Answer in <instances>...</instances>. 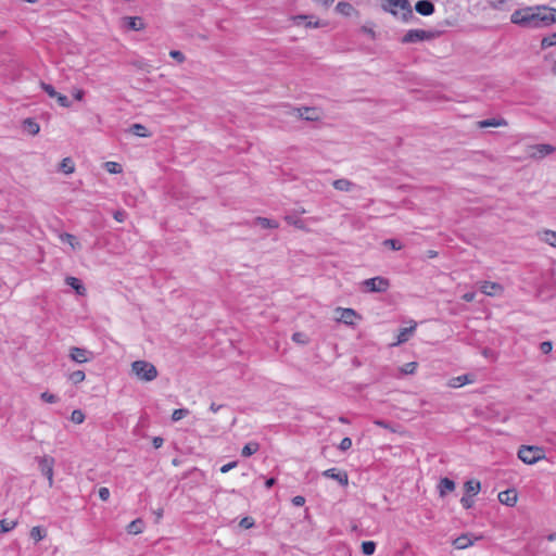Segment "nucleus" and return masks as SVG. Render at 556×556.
Listing matches in <instances>:
<instances>
[{"mask_svg": "<svg viewBox=\"0 0 556 556\" xmlns=\"http://www.w3.org/2000/svg\"><path fill=\"white\" fill-rule=\"evenodd\" d=\"M510 21L533 28L548 26L556 23V9L543 5L519 9L511 14Z\"/></svg>", "mask_w": 556, "mask_h": 556, "instance_id": "1", "label": "nucleus"}, {"mask_svg": "<svg viewBox=\"0 0 556 556\" xmlns=\"http://www.w3.org/2000/svg\"><path fill=\"white\" fill-rule=\"evenodd\" d=\"M382 7L393 15H399L404 22L414 18L413 9L408 0H383Z\"/></svg>", "mask_w": 556, "mask_h": 556, "instance_id": "2", "label": "nucleus"}, {"mask_svg": "<svg viewBox=\"0 0 556 556\" xmlns=\"http://www.w3.org/2000/svg\"><path fill=\"white\" fill-rule=\"evenodd\" d=\"M132 371L143 381H152L157 377L155 366L146 361H136L131 364Z\"/></svg>", "mask_w": 556, "mask_h": 556, "instance_id": "3", "label": "nucleus"}, {"mask_svg": "<svg viewBox=\"0 0 556 556\" xmlns=\"http://www.w3.org/2000/svg\"><path fill=\"white\" fill-rule=\"evenodd\" d=\"M518 457L525 464L533 465L544 458V451L539 446L523 445L518 451Z\"/></svg>", "mask_w": 556, "mask_h": 556, "instance_id": "4", "label": "nucleus"}, {"mask_svg": "<svg viewBox=\"0 0 556 556\" xmlns=\"http://www.w3.org/2000/svg\"><path fill=\"white\" fill-rule=\"evenodd\" d=\"M440 35L437 30L410 29L402 38L403 43H415L425 40H431Z\"/></svg>", "mask_w": 556, "mask_h": 556, "instance_id": "5", "label": "nucleus"}, {"mask_svg": "<svg viewBox=\"0 0 556 556\" xmlns=\"http://www.w3.org/2000/svg\"><path fill=\"white\" fill-rule=\"evenodd\" d=\"M365 292H386L390 287V281L381 276L366 279L362 282Z\"/></svg>", "mask_w": 556, "mask_h": 556, "instance_id": "6", "label": "nucleus"}, {"mask_svg": "<svg viewBox=\"0 0 556 556\" xmlns=\"http://www.w3.org/2000/svg\"><path fill=\"white\" fill-rule=\"evenodd\" d=\"M68 357L76 364H85L94 358V353L85 348L71 346L68 350Z\"/></svg>", "mask_w": 556, "mask_h": 556, "instance_id": "7", "label": "nucleus"}, {"mask_svg": "<svg viewBox=\"0 0 556 556\" xmlns=\"http://www.w3.org/2000/svg\"><path fill=\"white\" fill-rule=\"evenodd\" d=\"M40 472L47 478L49 486L53 485V467L55 460L53 457L45 455L37 457Z\"/></svg>", "mask_w": 556, "mask_h": 556, "instance_id": "8", "label": "nucleus"}, {"mask_svg": "<svg viewBox=\"0 0 556 556\" xmlns=\"http://www.w3.org/2000/svg\"><path fill=\"white\" fill-rule=\"evenodd\" d=\"M555 151V147L547 143L534 144L530 147V155L535 159H543L546 155L552 154Z\"/></svg>", "mask_w": 556, "mask_h": 556, "instance_id": "9", "label": "nucleus"}, {"mask_svg": "<svg viewBox=\"0 0 556 556\" xmlns=\"http://www.w3.org/2000/svg\"><path fill=\"white\" fill-rule=\"evenodd\" d=\"M323 476L329 479L337 480L341 485L345 486L349 483V477L345 471L337 468H329L323 472Z\"/></svg>", "mask_w": 556, "mask_h": 556, "instance_id": "10", "label": "nucleus"}, {"mask_svg": "<svg viewBox=\"0 0 556 556\" xmlns=\"http://www.w3.org/2000/svg\"><path fill=\"white\" fill-rule=\"evenodd\" d=\"M481 292L489 296L501 295L504 291L503 287L497 282L483 281L481 283Z\"/></svg>", "mask_w": 556, "mask_h": 556, "instance_id": "11", "label": "nucleus"}, {"mask_svg": "<svg viewBox=\"0 0 556 556\" xmlns=\"http://www.w3.org/2000/svg\"><path fill=\"white\" fill-rule=\"evenodd\" d=\"M337 312L339 313L338 320L345 325H354V320L357 317L356 312L353 308H342L338 307Z\"/></svg>", "mask_w": 556, "mask_h": 556, "instance_id": "12", "label": "nucleus"}, {"mask_svg": "<svg viewBox=\"0 0 556 556\" xmlns=\"http://www.w3.org/2000/svg\"><path fill=\"white\" fill-rule=\"evenodd\" d=\"M123 25L131 30H142L144 28L143 20L140 16H125L122 18Z\"/></svg>", "mask_w": 556, "mask_h": 556, "instance_id": "13", "label": "nucleus"}, {"mask_svg": "<svg viewBox=\"0 0 556 556\" xmlns=\"http://www.w3.org/2000/svg\"><path fill=\"white\" fill-rule=\"evenodd\" d=\"M294 111L296 112L299 117L305 121L314 122L319 119V114L315 108L303 106L298 108Z\"/></svg>", "mask_w": 556, "mask_h": 556, "instance_id": "14", "label": "nucleus"}, {"mask_svg": "<svg viewBox=\"0 0 556 556\" xmlns=\"http://www.w3.org/2000/svg\"><path fill=\"white\" fill-rule=\"evenodd\" d=\"M415 10L422 16H429L434 12V4L430 0H420L415 4Z\"/></svg>", "mask_w": 556, "mask_h": 556, "instance_id": "15", "label": "nucleus"}, {"mask_svg": "<svg viewBox=\"0 0 556 556\" xmlns=\"http://www.w3.org/2000/svg\"><path fill=\"white\" fill-rule=\"evenodd\" d=\"M473 381L475 379L472 375H462L450 379L447 386L450 388L457 389L465 384L472 383Z\"/></svg>", "mask_w": 556, "mask_h": 556, "instance_id": "16", "label": "nucleus"}, {"mask_svg": "<svg viewBox=\"0 0 556 556\" xmlns=\"http://www.w3.org/2000/svg\"><path fill=\"white\" fill-rule=\"evenodd\" d=\"M332 186L336 190L351 192L356 189V185L345 178L337 179L332 182Z\"/></svg>", "mask_w": 556, "mask_h": 556, "instance_id": "17", "label": "nucleus"}, {"mask_svg": "<svg viewBox=\"0 0 556 556\" xmlns=\"http://www.w3.org/2000/svg\"><path fill=\"white\" fill-rule=\"evenodd\" d=\"M439 494L444 497L447 493L455 490V482L450 478H442L438 484Z\"/></svg>", "mask_w": 556, "mask_h": 556, "instance_id": "18", "label": "nucleus"}, {"mask_svg": "<svg viewBox=\"0 0 556 556\" xmlns=\"http://www.w3.org/2000/svg\"><path fill=\"white\" fill-rule=\"evenodd\" d=\"M498 501L507 506H514L517 502V494L514 490L500 492Z\"/></svg>", "mask_w": 556, "mask_h": 556, "instance_id": "19", "label": "nucleus"}, {"mask_svg": "<svg viewBox=\"0 0 556 556\" xmlns=\"http://www.w3.org/2000/svg\"><path fill=\"white\" fill-rule=\"evenodd\" d=\"M475 540L469 534H462L453 541V545L457 549H464L473 544Z\"/></svg>", "mask_w": 556, "mask_h": 556, "instance_id": "20", "label": "nucleus"}, {"mask_svg": "<svg viewBox=\"0 0 556 556\" xmlns=\"http://www.w3.org/2000/svg\"><path fill=\"white\" fill-rule=\"evenodd\" d=\"M507 121L500 117V118H486L483 121H480L478 123V126L480 128H486V127H504L507 126Z\"/></svg>", "mask_w": 556, "mask_h": 556, "instance_id": "21", "label": "nucleus"}, {"mask_svg": "<svg viewBox=\"0 0 556 556\" xmlns=\"http://www.w3.org/2000/svg\"><path fill=\"white\" fill-rule=\"evenodd\" d=\"M60 240L64 243H67L71 245L72 250H79L81 248L80 242L77 240V238L72 233H61L59 236Z\"/></svg>", "mask_w": 556, "mask_h": 556, "instance_id": "22", "label": "nucleus"}, {"mask_svg": "<svg viewBox=\"0 0 556 556\" xmlns=\"http://www.w3.org/2000/svg\"><path fill=\"white\" fill-rule=\"evenodd\" d=\"M293 22L296 26L303 25L305 27H319L318 21L312 22V17L306 15L294 16Z\"/></svg>", "mask_w": 556, "mask_h": 556, "instance_id": "23", "label": "nucleus"}, {"mask_svg": "<svg viewBox=\"0 0 556 556\" xmlns=\"http://www.w3.org/2000/svg\"><path fill=\"white\" fill-rule=\"evenodd\" d=\"M65 282L67 286L72 287L76 291L77 294L84 295L86 293V288L78 278L67 277L65 279Z\"/></svg>", "mask_w": 556, "mask_h": 556, "instance_id": "24", "label": "nucleus"}, {"mask_svg": "<svg viewBox=\"0 0 556 556\" xmlns=\"http://www.w3.org/2000/svg\"><path fill=\"white\" fill-rule=\"evenodd\" d=\"M464 489H465L466 495H469V496L477 495L481 489L480 481L468 480L465 482Z\"/></svg>", "mask_w": 556, "mask_h": 556, "instance_id": "25", "label": "nucleus"}, {"mask_svg": "<svg viewBox=\"0 0 556 556\" xmlns=\"http://www.w3.org/2000/svg\"><path fill=\"white\" fill-rule=\"evenodd\" d=\"M143 528H144L143 521L141 519H136V520H132L127 526V532L129 534H139L143 531Z\"/></svg>", "mask_w": 556, "mask_h": 556, "instance_id": "26", "label": "nucleus"}, {"mask_svg": "<svg viewBox=\"0 0 556 556\" xmlns=\"http://www.w3.org/2000/svg\"><path fill=\"white\" fill-rule=\"evenodd\" d=\"M255 225H260L262 228H278L279 224L274 220L266 217H256L253 222Z\"/></svg>", "mask_w": 556, "mask_h": 556, "instance_id": "27", "label": "nucleus"}, {"mask_svg": "<svg viewBox=\"0 0 556 556\" xmlns=\"http://www.w3.org/2000/svg\"><path fill=\"white\" fill-rule=\"evenodd\" d=\"M540 238L545 243L549 244L551 247L556 248V231L553 230H544Z\"/></svg>", "mask_w": 556, "mask_h": 556, "instance_id": "28", "label": "nucleus"}, {"mask_svg": "<svg viewBox=\"0 0 556 556\" xmlns=\"http://www.w3.org/2000/svg\"><path fill=\"white\" fill-rule=\"evenodd\" d=\"M66 377L67 380L71 381L73 384H78L86 379V374L83 370H74L67 374Z\"/></svg>", "mask_w": 556, "mask_h": 556, "instance_id": "29", "label": "nucleus"}, {"mask_svg": "<svg viewBox=\"0 0 556 556\" xmlns=\"http://www.w3.org/2000/svg\"><path fill=\"white\" fill-rule=\"evenodd\" d=\"M25 130L30 135H37L40 131V126L33 118H26L23 123Z\"/></svg>", "mask_w": 556, "mask_h": 556, "instance_id": "30", "label": "nucleus"}, {"mask_svg": "<svg viewBox=\"0 0 556 556\" xmlns=\"http://www.w3.org/2000/svg\"><path fill=\"white\" fill-rule=\"evenodd\" d=\"M258 450H260V444L257 442H249L243 446V448L241 451V455L244 457H249V456L255 454Z\"/></svg>", "mask_w": 556, "mask_h": 556, "instance_id": "31", "label": "nucleus"}, {"mask_svg": "<svg viewBox=\"0 0 556 556\" xmlns=\"http://www.w3.org/2000/svg\"><path fill=\"white\" fill-rule=\"evenodd\" d=\"M415 328H416V324L408 328L401 329V331L397 336V344L406 342L408 340L409 334H412L414 332Z\"/></svg>", "mask_w": 556, "mask_h": 556, "instance_id": "32", "label": "nucleus"}, {"mask_svg": "<svg viewBox=\"0 0 556 556\" xmlns=\"http://www.w3.org/2000/svg\"><path fill=\"white\" fill-rule=\"evenodd\" d=\"M47 535V532L45 529H42L41 527H33L31 530H30V538L35 541V542H39L41 540H43Z\"/></svg>", "mask_w": 556, "mask_h": 556, "instance_id": "33", "label": "nucleus"}, {"mask_svg": "<svg viewBox=\"0 0 556 556\" xmlns=\"http://www.w3.org/2000/svg\"><path fill=\"white\" fill-rule=\"evenodd\" d=\"M60 169L65 174H72L75 170L74 162L71 157H65L60 164Z\"/></svg>", "mask_w": 556, "mask_h": 556, "instance_id": "34", "label": "nucleus"}, {"mask_svg": "<svg viewBox=\"0 0 556 556\" xmlns=\"http://www.w3.org/2000/svg\"><path fill=\"white\" fill-rule=\"evenodd\" d=\"M17 526L15 520H0V534L12 531Z\"/></svg>", "mask_w": 556, "mask_h": 556, "instance_id": "35", "label": "nucleus"}, {"mask_svg": "<svg viewBox=\"0 0 556 556\" xmlns=\"http://www.w3.org/2000/svg\"><path fill=\"white\" fill-rule=\"evenodd\" d=\"M285 220L289 224V225H292L299 229H303L304 228V223L302 219L298 218L295 215L293 214H289V215H286L285 216Z\"/></svg>", "mask_w": 556, "mask_h": 556, "instance_id": "36", "label": "nucleus"}, {"mask_svg": "<svg viewBox=\"0 0 556 556\" xmlns=\"http://www.w3.org/2000/svg\"><path fill=\"white\" fill-rule=\"evenodd\" d=\"M376 551V543L374 541H364L362 543V552L366 556H370Z\"/></svg>", "mask_w": 556, "mask_h": 556, "instance_id": "37", "label": "nucleus"}, {"mask_svg": "<svg viewBox=\"0 0 556 556\" xmlns=\"http://www.w3.org/2000/svg\"><path fill=\"white\" fill-rule=\"evenodd\" d=\"M130 132L139 137H148L147 128L141 124H132L129 128Z\"/></svg>", "mask_w": 556, "mask_h": 556, "instance_id": "38", "label": "nucleus"}, {"mask_svg": "<svg viewBox=\"0 0 556 556\" xmlns=\"http://www.w3.org/2000/svg\"><path fill=\"white\" fill-rule=\"evenodd\" d=\"M553 46H556V31L549 36L544 37L541 41L542 49H546Z\"/></svg>", "mask_w": 556, "mask_h": 556, "instance_id": "39", "label": "nucleus"}, {"mask_svg": "<svg viewBox=\"0 0 556 556\" xmlns=\"http://www.w3.org/2000/svg\"><path fill=\"white\" fill-rule=\"evenodd\" d=\"M104 167L111 174H119L123 170L122 165L119 163L111 162V161L106 162L104 164Z\"/></svg>", "mask_w": 556, "mask_h": 556, "instance_id": "40", "label": "nucleus"}, {"mask_svg": "<svg viewBox=\"0 0 556 556\" xmlns=\"http://www.w3.org/2000/svg\"><path fill=\"white\" fill-rule=\"evenodd\" d=\"M71 420L77 425L83 424L85 420V414L80 409H74L71 415Z\"/></svg>", "mask_w": 556, "mask_h": 556, "instance_id": "41", "label": "nucleus"}, {"mask_svg": "<svg viewBox=\"0 0 556 556\" xmlns=\"http://www.w3.org/2000/svg\"><path fill=\"white\" fill-rule=\"evenodd\" d=\"M188 414H189V410L186 408L175 409L172 414V420L178 421V420L185 418Z\"/></svg>", "mask_w": 556, "mask_h": 556, "instance_id": "42", "label": "nucleus"}, {"mask_svg": "<svg viewBox=\"0 0 556 556\" xmlns=\"http://www.w3.org/2000/svg\"><path fill=\"white\" fill-rule=\"evenodd\" d=\"M42 90L50 97L55 98L58 96V91L54 89V87L50 84L41 83L40 84Z\"/></svg>", "mask_w": 556, "mask_h": 556, "instance_id": "43", "label": "nucleus"}, {"mask_svg": "<svg viewBox=\"0 0 556 556\" xmlns=\"http://www.w3.org/2000/svg\"><path fill=\"white\" fill-rule=\"evenodd\" d=\"M417 368L416 362L406 363L401 367V371L405 375L414 374Z\"/></svg>", "mask_w": 556, "mask_h": 556, "instance_id": "44", "label": "nucleus"}, {"mask_svg": "<svg viewBox=\"0 0 556 556\" xmlns=\"http://www.w3.org/2000/svg\"><path fill=\"white\" fill-rule=\"evenodd\" d=\"M40 397L46 403H50V404H54L59 401V397L56 395L49 393V392L41 393Z\"/></svg>", "mask_w": 556, "mask_h": 556, "instance_id": "45", "label": "nucleus"}, {"mask_svg": "<svg viewBox=\"0 0 556 556\" xmlns=\"http://www.w3.org/2000/svg\"><path fill=\"white\" fill-rule=\"evenodd\" d=\"M383 244L395 251L401 250L403 247L402 243L396 239H387L384 240Z\"/></svg>", "mask_w": 556, "mask_h": 556, "instance_id": "46", "label": "nucleus"}, {"mask_svg": "<svg viewBox=\"0 0 556 556\" xmlns=\"http://www.w3.org/2000/svg\"><path fill=\"white\" fill-rule=\"evenodd\" d=\"M56 99L58 103L62 106V108H70L71 106V101L68 100V98L62 93H58V96L54 98Z\"/></svg>", "mask_w": 556, "mask_h": 556, "instance_id": "47", "label": "nucleus"}, {"mask_svg": "<svg viewBox=\"0 0 556 556\" xmlns=\"http://www.w3.org/2000/svg\"><path fill=\"white\" fill-rule=\"evenodd\" d=\"M292 339L296 343H302V344L307 343V337L303 332L293 333Z\"/></svg>", "mask_w": 556, "mask_h": 556, "instance_id": "48", "label": "nucleus"}, {"mask_svg": "<svg viewBox=\"0 0 556 556\" xmlns=\"http://www.w3.org/2000/svg\"><path fill=\"white\" fill-rule=\"evenodd\" d=\"M540 350L543 354H548L553 350V343L551 341H544L540 344Z\"/></svg>", "mask_w": 556, "mask_h": 556, "instance_id": "49", "label": "nucleus"}, {"mask_svg": "<svg viewBox=\"0 0 556 556\" xmlns=\"http://www.w3.org/2000/svg\"><path fill=\"white\" fill-rule=\"evenodd\" d=\"M352 446V440L348 437L343 438L339 444L341 451H348Z\"/></svg>", "mask_w": 556, "mask_h": 556, "instance_id": "50", "label": "nucleus"}, {"mask_svg": "<svg viewBox=\"0 0 556 556\" xmlns=\"http://www.w3.org/2000/svg\"><path fill=\"white\" fill-rule=\"evenodd\" d=\"M169 55H170L173 59H175L176 61H178L179 63H182V62L186 60V58H185L184 53H182V52H180V51H178V50H172V51L169 52Z\"/></svg>", "mask_w": 556, "mask_h": 556, "instance_id": "51", "label": "nucleus"}, {"mask_svg": "<svg viewBox=\"0 0 556 556\" xmlns=\"http://www.w3.org/2000/svg\"><path fill=\"white\" fill-rule=\"evenodd\" d=\"M110 490L105 486H102L99 489V497L103 501V502H106L109 501L110 498Z\"/></svg>", "mask_w": 556, "mask_h": 556, "instance_id": "52", "label": "nucleus"}, {"mask_svg": "<svg viewBox=\"0 0 556 556\" xmlns=\"http://www.w3.org/2000/svg\"><path fill=\"white\" fill-rule=\"evenodd\" d=\"M351 9H352L351 4L346 3V2H340L337 5V10L344 14H348Z\"/></svg>", "mask_w": 556, "mask_h": 556, "instance_id": "53", "label": "nucleus"}, {"mask_svg": "<svg viewBox=\"0 0 556 556\" xmlns=\"http://www.w3.org/2000/svg\"><path fill=\"white\" fill-rule=\"evenodd\" d=\"M460 504L464 508L469 509L472 506L473 502L469 495H465L460 498Z\"/></svg>", "mask_w": 556, "mask_h": 556, "instance_id": "54", "label": "nucleus"}, {"mask_svg": "<svg viewBox=\"0 0 556 556\" xmlns=\"http://www.w3.org/2000/svg\"><path fill=\"white\" fill-rule=\"evenodd\" d=\"M238 465L237 462H230L228 464H225L224 466L220 467V472L222 473H227L228 471H230L231 469L236 468Z\"/></svg>", "mask_w": 556, "mask_h": 556, "instance_id": "55", "label": "nucleus"}, {"mask_svg": "<svg viewBox=\"0 0 556 556\" xmlns=\"http://www.w3.org/2000/svg\"><path fill=\"white\" fill-rule=\"evenodd\" d=\"M253 525H254V521H253V519H252V518H250V517H245V518H243V519L240 521V526H241V527H243V528H245V529H249V528L253 527Z\"/></svg>", "mask_w": 556, "mask_h": 556, "instance_id": "56", "label": "nucleus"}, {"mask_svg": "<svg viewBox=\"0 0 556 556\" xmlns=\"http://www.w3.org/2000/svg\"><path fill=\"white\" fill-rule=\"evenodd\" d=\"M292 504L296 507H301L305 504V497L298 495L292 498Z\"/></svg>", "mask_w": 556, "mask_h": 556, "instance_id": "57", "label": "nucleus"}, {"mask_svg": "<svg viewBox=\"0 0 556 556\" xmlns=\"http://www.w3.org/2000/svg\"><path fill=\"white\" fill-rule=\"evenodd\" d=\"M84 96H85V92H84V90H81V89H75V90L73 91V97H74V99H75V100H77V101H81V100H83V98H84Z\"/></svg>", "mask_w": 556, "mask_h": 556, "instance_id": "58", "label": "nucleus"}, {"mask_svg": "<svg viewBox=\"0 0 556 556\" xmlns=\"http://www.w3.org/2000/svg\"><path fill=\"white\" fill-rule=\"evenodd\" d=\"M164 443V440L161 437H154L152 440V444L155 448H160Z\"/></svg>", "mask_w": 556, "mask_h": 556, "instance_id": "59", "label": "nucleus"}, {"mask_svg": "<svg viewBox=\"0 0 556 556\" xmlns=\"http://www.w3.org/2000/svg\"><path fill=\"white\" fill-rule=\"evenodd\" d=\"M476 298V293L475 292H466L465 294H463L462 299L466 302H472Z\"/></svg>", "mask_w": 556, "mask_h": 556, "instance_id": "60", "label": "nucleus"}, {"mask_svg": "<svg viewBox=\"0 0 556 556\" xmlns=\"http://www.w3.org/2000/svg\"><path fill=\"white\" fill-rule=\"evenodd\" d=\"M125 216H126V213L123 212V211H117L115 214H114V218L119 222V223H123L125 220Z\"/></svg>", "mask_w": 556, "mask_h": 556, "instance_id": "61", "label": "nucleus"}, {"mask_svg": "<svg viewBox=\"0 0 556 556\" xmlns=\"http://www.w3.org/2000/svg\"><path fill=\"white\" fill-rule=\"evenodd\" d=\"M276 483V479L275 478H269L265 481V486L267 489H270L271 486H274V484Z\"/></svg>", "mask_w": 556, "mask_h": 556, "instance_id": "62", "label": "nucleus"}, {"mask_svg": "<svg viewBox=\"0 0 556 556\" xmlns=\"http://www.w3.org/2000/svg\"><path fill=\"white\" fill-rule=\"evenodd\" d=\"M222 405H216L215 403H212L210 406V410L213 413H217L220 409Z\"/></svg>", "mask_w": 556, "mask_h": 556, "instance_id": "63", "label": "nucleus"}, {"mask_svg": "<svg viewBox=\"0 0 556 556\" xmlns=\"http://www.w3.org/2000/svg\"><path fill=\"white\" fill-rule=\"evenodd\" d=\"M375 424L379 427H382V428H388L386 421L383 420H376Z\"/></svg>", "mask_w": 556, "mask_h": 556, "instance_id": "64", "label": "nucleus"}]
</instances>
